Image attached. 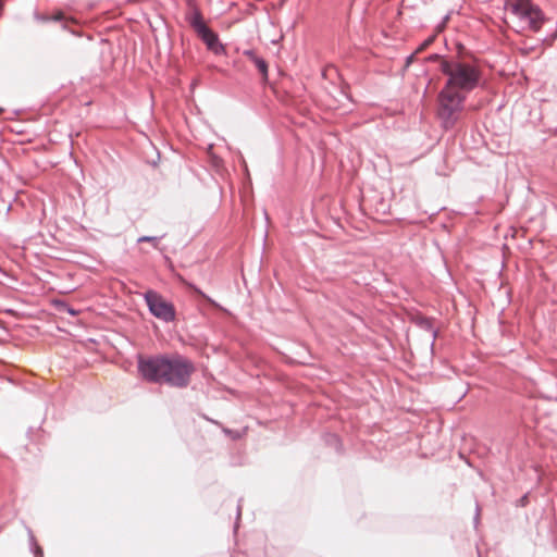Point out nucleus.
<instances>
[{
    "mask_svg": "<svg viewBox=\"0 0 557 557\" xmlns=\"http://www.w3.org/2000/svg\"><path fill=\"white\" fill-rule=\"evenodd\" d=\"M441 72L446 76L437 96V116L445 128H451L463 111L465 101L482 78V71L474 61L440 58Z\"/></svg>",
    "mask_w": 557,
    "mask_h": 557,
    "instance_id": "obj_1",
    "label": "nucleus"
},
{
    "mask_svg": "<svg viewBox=\"0 0 557 557\" xmlns=\"http://www.w3.org/2000/svg\"><path fill=\"white\" fill-rule=\"evenodd\" d=\"M138 370L147 381L185 387L188 385L195 368L187 358L181 355H172L140 359Z\"/></svg>",
    "mask_w": 557,
    "mask_h": 557,
    "instance_id": "obj_2",
    "label": "nucleus"
},
{
    "mask_svg": "<svg viewBox=\"0 0 557 557\" xmlns=\"http://www.w3.org/2000/svg\"><path fill=\"white\" fill-rule=\"evenodd\" d=\"M506 8L519 18L522 29L540 30L544 16L531 0H506Z\"/></svg>",
    "mask_w": 557,
    "mask_h": 557,
    "instance_id": "obj_3",
    "label": "nucleus"
},
{
    "mask_svg": "<svg viewBox=\"0 0 557 557\" xmlns=\"http://www.w3.org/2000/svg\"><path fill=\"white\" fill-rule=\"evenodd\" d=\"M150 312L158 319L171 322L175 319V309L173 305L166 301L158 293L149 290L145 295Z\"/></svg>",
    "mask_w": 557,
    "mask_h": 557,
    "instance_id": "obj_4",
    "label": "nucleus"
},
{
    "mask_svg": "<svg viewBox=\"0 0 557 557\" xmlns=\"http://www.w3.org/2000/svg\"><path fill=\"white\" fill-rule=\"evenodd\" d=\"M197 34L201 37L209 49L214 52H219L221 46L219 45L218 36L208 26H201L200 32Z\"/></svg>",
    "mask_w": 557,
    "mask_h": 557,
    "instance_id": "obj_5",
    "label": "nucleus"
},
{
    "mask_svg": "<svg viewBox=\"0 0 557 557\" xmlns=\"http://www.w3.org/2000/svg\"><path fill=\"white\" fill-rule=\"evenodd\" d=\"M244 54L256 65V67L259 70L261 75L263 76V79L268 78V64L267 62L258 57L255 51L247 50L244 52Z\"/></svg>",
    "mask_w": 557,
    "mask_h": 557,
    "instance_id": "obj_6",
    "label": "nucleus"
},
{
    "mask_svg": "<svg viewBox=\"0 0 557 557\" xmlns=\"http://www.w3.org/2000/svg\"><path fill=\"white\" fill-rule=\"evenodd\" d=\"M36 18L40 22H48L50 20L52 21H62L64 20V15L61 11L52 14L51 16L47 15V14H36Z\"/></svg>",
    "mask_w": 557,
    "mask_h": 557,
    "instance_id": "obj_7",
    "label": "nucleus"
},
{
    "mask_svg": "<svg viewBox=\"0 0 557 557\" xmlns=\"http://www.w3.org/2000/svg\"><path fill=\"white\" fill-rule=\"evenodd\" d=\"M191 25L195 28L197 33L200 32L201 26H207L205 22L202 21V17L199 13H196L191 20Z\"/></svg>",
    "mask_w": 557,
    "mask_h": 557,
    "instance_id": "obj_8",
    "label": "nucleus"
},
{
    "mask_svg": "<svg viewBox=\"0 0 557 557\" xmlns=\"http://www.w3.org/2000/svg\"><path fill=\"white\" fill-rule=\"evenodd\" d=\"M138 242L139 243L150 242V243L153 244L154 247H157V245H158V238L157 237L143 236V237L138 238Z\"/></svg>",
    "mask_w": 557,
    "mask_h": 557,
    "instance_id": "obj_9",
    "label": "nucleus"
},
{
    "mask_svg": "<svg viewBox=\"0 0 557 557\" xmlns=\"http://www.w3.org/2000/svg\"><path fill=\"white\" fill-rule=\"evenodd\" d=\"M434 40V37H430L429 39H426L422 45L421 47L418 49V51H421L423 49H425L429 45H431Z\"/></svg>",
    "mask_w": 557,
    "mask_h": 557,
    "instance_id": "obj_10",
    "label": "nucleus"
},
{
    "mask_svg": "<svg viewBox=\"0 0 557 557\" xmlns=\"http://www.w3.org/2000/svg\"><path fill=\"white\" fill-rule=\"evenodd\" d=\"M195 292L198 293L199 295H201L206 300H208L210 304L212 305H215V302L209 298L208 296H206L201 290H199L198 288H195Z\"/></svg>",
    "mask_w": 557,
    "mask_h": 557,
    "instance_id": "obj_11",
    "label": "nucleus"
},
{
    "mask_svg": "<svg viewBox=\"0 0 557 557\" xmlns=\"http://www.w3.org/2000/svg\"><path fill=\"white\" fill-rule=\"evenodd\" d=\"M521 52H522L523 54H528V53H529V49H521Z\"/></svg>",
    "mask_w": 557,
    "mask_h": 557,
    "instance_id": "obj_12",
    "label": "nucleus"
}]
</instances>
